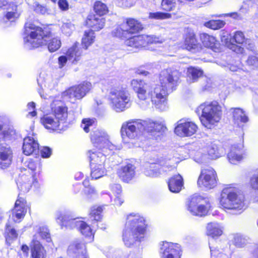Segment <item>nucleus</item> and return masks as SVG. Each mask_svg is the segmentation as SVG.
<instances>
[{
  "label": "nucleus",
  "instance_id": "6e6d98bb",
  "mask_svg": "<svg viewBox=\"0 0 258 258\" xmlns=\"http://www.w3.org/2000/svg\"><path fill=\"white\" fill-rule=\"evenodd\" d=\"M39 234L42 239H45L47 242H49L51 240L50 234L47 228L42 227L39 228Z\"/></svg>",
  "mask_w": 258,
  "mask_h": 258
},
{
  "label": "nucleus",
  "instance_id": "9b49d317",
  "mask_svg": "<svg viewBox=\"0 0 258 258\" xmlns=\"http://www.w3.org/2000/svg\"><path fill=\"white\" fill-rule=\"evenodd\" d=\"M88 156L90 159V166L92 169L91 175L92 177H103L106 175L105 174L104 163L106 157L101 152L96 151L89 150L88 152Z\"/></svg>",
  "mask_w": 258,
  "mask_h": 258
},
{
  "label": "nucleus",
  "instance_id": "5701e85b",
  "mask_svg": "<svg viewBox=\"0 0 258 258\" xmlns=\"http://www.w3.org/2000/svg\"><path fill=\"white\" fill-rule=\"evenodd\" d=\"M41 123L47 130L56 131L61 130V124L52 114H44L40 118Z\"/></svg>",
  "mask_w": 258,
  "mask_h": 258
},
{
  "label": "nucleus",
  "instance_id": "c03bdc74",
  "mask_svg": "<svg viewBox=\"0 0 258 258\" xmlns=\"http://www.w3.org/2000/svg\"><path fill=\"white\" fill-rule=\"evenodd\" d=\"M102 208L101 207H93L90 213V218L96 221H100L102 218Z\"/></svg>",
  "mask_w": 258,
  "mask_h": 258
},
{
  "label": "nucleus",
  "instance_id": "8fccbe9b",
  "mask_svg": "<svg viewBox=\"0 0 258 258\" xmlns=\"http://www.w3.org/2000/svg\"><path fill=\"white\" fill-rule=\"evenodd\" d=\"M63 33L66 35H70L75 30V26L71 22L63 23L61 27Z\"/></svg>",
  "mask_w": 258,
  "mask_h": 258
},
{
  "label": "nucleus",
  "instance_id": "864d4df0",
  "mask_svg": "<svg viewBox=\"0 0 258 258\" xmlns=\"http://www.w3.org/2000/svg\"><path fill=\"white\" fill-rule=\"evenodd\" d=\"M208 152L209 155L212 159H216L220 156L217 146L215 145H212L209 147Z\"/></svg>",
  "mask_w": 258,
  "mask_h": 258
},
{
  "label": "nucleus",
  "instance_id": "f03ea898",
  "mask_svg": "<svg viewBox=\"0 0 258 258\" xmlns=\"http://www.w3.org/2000/svg\"><path fill=\"white\" fill-rule=\"evenodd\" d=\"M131 85L140 100H145L150 98L156 109L160 111H166L168 109V103L164 102L161 97L162 94L155 85L138 79H133Z\"/></svg>",
  "mask_w": 258,
  "mask_h": 258
},
{
  "label": "nucleus",
  "instance_id": "a878e982",
  "mask_svg": "<svg viewBox=\"0 0 258 258\" xmlns=\"http://www.w3.org/2000/svg\"><path fill=\"white\" fill-rule=\"evenodd\" d=\"M23 152L24 154L29 156L39 150V145L33 138L27 137L24 139Z\"/></svg>",
  "mask_w": 258,
  "mask_h": 258
},
{
  "label": "nucleus",
  "instance_id": "0e129e2a",
  "mask_svg": "<svg viewBox=\"0 0 258 258\" xmlns=\"http://www.w3.org/2000/svg\"><path fill=\"white\" fill-rule=\"evenodd\" d=\"M35 11L38 13L45 14L47 12V8L41 5L36 4L35 6Z\"/></svg>",
  "mask_w": 258,
  "mask_h": 258
},
{
  "label": "nucleus",
  "instance_id": "c85d7f7f",
  "mask_svg": "<svg viewBox=\"0 0 258 258\" xmlns=\"http://www.w3.org/2000/svg\"><path fill=\"white\" fill-rule=\"evenodd\" d=\"M105 20L104 18L94 15H90L86 20V25L92 28L94 31H99L102 29L105 24Z\"/></svg>",
  "mask_w": 258,
  "mask_h": 258
},
{
  "label": "nucleus",
  "instance_id": "ddd939ff",
  "mask_svg": "<svg viewBox=\"0 0 258 258\" xmlns=\"http://www.w3.org/2000/svg\"><path fill=\"white\" fill-rule=\"evenodd\" d=\"M221 39L222 42L224 43L229 49L236 53L242 54L243 53V47L234 43L235 42L239 44H244L246 39L242 32L236 31L232 37L228 33L223 32L221 35Z\"/></svg>",
  "mask_w": 258,
  "mask_h": 258
},
{
  "label": "nucleus",
  "instance_id": "774afa93",
  "mask_svg": "<svg viewBox=\"0 0 258 258\" xmlns=\"http://www.w3.org/2000/svg\"><path fill=\"white\" fill-rule=\"evenodd\" d=\"M58 5L60 9L63 11L67 10L69 7L68 3L66 0H59Z\"/></svg>",
  "mask_w": 258,
  "mask_h": 258
},
{
  "label": "nucleus",
  "instance_id": "423d86ee",
  "mask_svg": "<svg viewBox=\"0 0 258 258\" xmlns=\"http://www.w3.org/2000/svg\"><path fill=\"white\" fill-rule=\"evenodd\" d=\"M55 219L61 228L63 227L70 229L76 228L85 236H93L94 233L89 225L79 218H75L71 212L58 211L56 213Z\"/></svg>",
  "mask_w": 258,
  "mask_h": 258
},
{
  "label": "nucleus",
  "instance_id": "37998d69",
  "mask_svg": "<svg viewBox=\"0 0 258 258\" xmlns=\"http://www.w3.org/2000/svg\"><path fill=\"white\" fill-rule=\"evenodd\" d=\"M61 46V41L57 37L53 38L49 40L48 49L50 52H53L58 49Z\"/></svg>",
  "mask_w": 258,
  "mask_h": 258
},
{
  "label": "nucleus",
  "instance_id": "5fc2aeb1",
  "mask_svg": "<svg viewBox=\"0 0 258 258\" xmlns=\"http://www.w3.org/2000/svg\"><path fill=\"white\" fill-rule=\"evenodd\" d=\"M27 107V110L28 111L27 116L28 117H33L37 115V113L35 110V103L34 102L28 103Z\"/></svg>",
  "mask_w": 258,
  "mask_h": 258
},
{
  "label": "nucleus",
  "instance_id": "13d9d810",
  "mask_svg": "<svg viewBox=\"0 0 258 258\" xmlns=\"http://www.w3.org/2000/svg\"><path fill=\"white\" fill-rule=\"evenodd\" d=\"M234 244L239 247L244 246L246 244V239L241 236L236 235L234 238Z\"/></svg>",
  "mask_w": 258,
  "mask_h": 258
},
{
  "label": "nucleus",
  "instance_id": "2f4dec72",
  "mask_svg": "<svg viewBox=\"0 0 258 258\" xmlns=\"http://www.w3.org/2000/svg\"><path fill=\"white\" fill-rule=\"evenodd\" d=\"M31 258H45L46 251L38 241L33 240L31 245Z\"/></svg>",
  "mask_w": 258,
  "mask_h": 258
},
{
  "label": "nucleus",
  "instance_id": "f704fd0d",
  "mask_svg": "<svg viewBox=\"0 0 258 258\" xmlns=\"http://www.w3.org/2000/svg\"><path fill=\"white\" fill-rule=\"evenodd\" d=\"M183 178H169L168 186L169 190L174 193L179 192L183 187Z\"/></svg>",
  "mask_w": 258,
  "mask_h": 258
},
{
  "label": "nucleus",
  "instance_id": "412c9836",
  "mask_svg": "<svg viewBox=\"0 0 258 258\" xmlns=\"http://www.w3.org/2000/svg\"><path fill=\"white\" fill-rule=\"evenodd\" d=\"M68 252L75 258H87L85 245L80 240H77L71 244Z\"/></svg>",
  "mask_w": 258,
  "mask_h": 258
},
{
  "label": "nucleus",
  "instance_id": "4468645a",
  "mask_svg": "<svg viewBox=\"0 0 258 258\" xmlns=\"http://www.w3.org/2000/svg\"><path fill=\"white\" fill-rule=\"evenodd\" d=\"M40 95L41 98L52 100L50 104L51 114L61 124L65 123L68 116V107L61 101L55 99V97L52 96L44 95L40 92Z\"/></svg>",
  "mask_w": 258,
  "mask_h": 258
},
{
  "label": "nucleus",
  "instance_id": "9d476101",
  "mask_svg": "<svg viewBox=\"0 0 258 258\" xmlns=\"http://www.w3.org/2000/svg\"><path fill=\"white\" fill-rule=\"evenodd\" d=\"M109 100L112 108L116 112H121L131 105L130 94L126 90L112 89L109 93Z\"/></svg>",
  "mask_w": 258,
  "mask_h": 258
},
{
  "label": "nucleus",
  "instance_id": "79ce46f5",
  "mask_svg": "<svg viewBox=\"0 0 258 258\" xmlns=\"http://www.w3.org/2000/svg\"><path fill=\"white\" fill-rule=\"evenodd\" d=\"M94 9L96 14L99 16L105 15L108 12L106 5L100 1L95 3Z\"/></svg>",
  "mask_w": 258,
  "mask_h": 258
},
{
  "label": "nucleus",
  "instance_id": "ea45409f",
  "mask_svg": "<svg viewBox=\"0 0 258 258\" xmlns=\"http://www.w3.org/2000/svg\"><path fill=\"white\" fill-rule=\"evenodd\" d=\"M135 172V167L131 164H128L126 166L121 167L117 171L119 176L120 177H130L133 176Z\"/></svg>",
  "mask_w": 258,
  "mask_h": 258
},
{
  "label": "nucleus",
  "instance_id": "49530a36",
  "mask_svg": "<svg viewBox=\"0 0 258 258\" xmlns=\"http://www.w3.org/2000/svg\"><path fill=\"white\" fill-rule=\"evenodd\" d=\"M216 175V172L213 168L207 167L201 169L199 177H215Z\"/></svg>",
  "mask_w": 258,
  "mask_h": 258
},
{
  "label": "nucleus",
  "instance_id": "dca6fc26",
  "mask_svg": "<svg viewBox=\"0 0 258 258\" xmlns=\"http://www.w3.org/2000/svg\"><path fill=\"white\" fill-rule=\"evenodd\" d=\"M142 26L137 21L133 19H127L125 23L114 29L112 34L113 36L122 39L127 38L128 35L138 32Z\"/></svg>",
  "mask_w": 258,
  "mask_h": 258
},
{
  "label": "nucleus",
  "instance_id": "cd10ccee",
  "mask_svg": "<svg viewBox=\"0 0 258 258\" xmlns=\"http://www.w3.org/2000/svg\"><path fill=\"white\" fill-rule=\"evenodd\" d=\"M18 189L23 193L28 192L32 186L38 187V181L37 178H17L16 181Z\"/></svg>",
  "mask_w": 258,
  "mask_h": 258
},
{
  "label": "nucleus",
  "instance_id": "f8f14e48",
  "mask_svg": "<svg viewBox=\"0 0 258 258\" xmlns=\"http://www.w3.org/2000/svg\"><path fill=\"white\" fill-rule=\"evenodd\" d=\"M1 10H6L7 12L0 19L1 24L3 27L9 26L20 15L17 6L11 0H0V11Z\"/></svg>",
  "mask_w": 258,
  "mask_h": 258
},
{
  "label": "nucleus",
  "instance_id": "bf43d9fd",
  "mask_svg": "<svg viewBox=\"0 0 258 258\" xmlns=\"http://www.w3.org/2000/svg\"><path fill=\"white\" fill-rule=\"evenodd\" d=\"M210 244V248L211 250V258H219L223 256V254L219 251V250L216 247L211 246V243Z\"/></svg>",
  "mask_w": 258,
  "mask_h": 258
},
{
  "label": "nucleus",
  "instance_id": "7ed1b4c3",
  "mask_svg": "<svg viewBox=\"0 0 258 258\" xmlns=\"http://www.w3.org/2000/svg\"><path fill=\"white\" fill-rule=\"evenodd\" d=\"M146 227L144 218L139 214L131 213L126 217L122 232V240L127 247H131L136 241L144 237Z\"/></svg>",
  "mask_w": 258,
  "mask_h": 258
},
{
  "label": "nucleus",
  "instance_id": "2eb2a0df",
  "mask_svg": "<svg viewBox=\"0 0 258 258\" xmlns=\"http://www.w3.org/2000/svg\"><path fill=\"white\" fill-rule=\"evenodd\" d=\"M92 88L91 83L85 81L70 87L62 93V96L74 103L76 100H80L84 97Z\"/></svg>",
  "mask_w": 258,
  "mask_h": 258
},
{
  "label": "nucleus",
  "instance_id": "72a5a7b5",
  "mask_svg": "<svg viewBox=\"0 0 258 258\" xmlns=\"http://www.w3.org/2000/svg\"><path fill=\"white\" fill-rule=\"evenodd\" d=\"M79 44L78 42H75L72 47L68 49L66 53L68 60L74 63L79 60L81 55L82 52L78 48Z\"/></svg>",
  "mask_w": 258,
  "mask_h": 258
},
{
  "label": "nucleus",
  "instance_id": "7c9ffc66",
  "mask_svg": "<svg viewBox=\"0 0 258 258\" xmlns=\"http://www.w3.org/2000/svg\"><path fill=\"white\" fill-rule=\"evenodd\" d=\"M206 232L208 236L213 238L219 237L223 233V227L216 222L209 223L206 227Z\"/></svg>",
  "mask_w": 258,
  "mask_h": 258
},
{
  "label": "nucleus",
  "instance_id": "e433bc0d",
  "mask_svg": "<svg viewBox=\"0 0 258 258\" xmlns=\"http://www.w3.org/2000/svg\"><path fill=\"white\" fill-rule=\"evenodd\" d=\"M80 186H83L84 187V192L87 199L93 200L97 197V193L94 187L90 185L89 180L88 178H86L82 183V184H79Z\"/></svg>",
  "mask_w": 258,
  "mask_h": 258
},
{
  "label": "nucleus",
  "instance_id": "a19ab883",
  "mask_svg": "<svg viewBox=\"0 0 258 258\" xmlns=\"http://www.w3.org/2000/svg\"><path fill=\"white\" fill-rule=\"evenodd\" d=\"M225 25V22L222 20H211L205 23L204 25L209 28L217 30L222 28Z\"/></svg>",
  "mask_w": 258,
  "mask_h": 258
},
{
  "label": "nucleus",
  "instance_id": "3c124183",
  "mask_svg": "<svg viewBox=\"0 0 258 258\" xmlns=\"http://www.w3.org/2000/svg\"><path fill=\"white\" fill-rule=\"evenodd\" d=\"M149 17L155 19L162 20L170 18L171 17V14L162 12L150 13Z\"/></svg>",
  "mask_w": 258,
  "mask_h": 258
},
{
  "label": "nucleus",
  "instance_id": "6ab92c4d",
  "mask_svg": "<svg viewBox=\"0 0 258 258\" xmlns=\"http://www.w3.org/2000/svg\"><path fill=\"white\" fill-rule=\"evenodd\" d=\"M197 130L198 126L194 122L180 120L178 121L174 132L180 137H189L195 134Z\"/></svg>",
  "mask_w": 258,
  "mask_h": 258
},
{
  "label": "nucleus",
  "instance_id": "c9c22d12",
  "mask_svg": "<svg viewBox=\"0 0 258 258\" xmlns=\"http://www.w3.org/2000/svg\"><path fill=\"white\" fill-rule=\"evenodd\" d=\"M197 183L200 188L207 190L216 187L217 180L216 178H198Z\"/></svg>",
  "mask_w": 258,
  "mask_h": 258
},
{
  "label": "nucleus",
  "instance_id": "473e14b6",
  "mask_svg": "<svg viewBox=\"0 0 258 258\" xmlns=\"http://www.w3.org/2000/svg\"><path fill=\"white\" fill-rule=\"evenodd\" d=\"M241 151L242 147L241 145L232 146L230 152L228 153L227 155L229 161L231 163L235 164L242 160Z\"/></svg>",
  "mask_w": 258,
  "mask_h": 258
},
{
  "label": "nucleus",
  "instance_id": "39448f33",
  "mask_svg": "<svg viewBox=\"0 0 258 258\" xmlns=\"http://www.w3.org/2000/svg\"><path fill=\"white\" fill-rule=\"evenodd\" d=\"M24 35V45L29 49L46 44L51 36L49 31L44 30L33 24H26Z\"/></svg>",
  "mask_w": 258,
  "mask_h": 258
},
{
  "label": "nucleus",
  "instance_id": "20e7f679",
  "mask_svg": "<svg viewBox=\"0 0 258 258\" xmlns=\"http://www.w3.org/2000/svg\"><path fill=\"white\" fill-rule=\"evenodd\" d=\"M200 115L202 124L206 127L211 128L219 122L222 116L221 106L216 101L202 103L196 110Z\"/></svg>",
  "mask_w": 258,
  "mask_h": 258
},
{
  "label": "nucleus",
  "instance_id": "a18cd8bd",
  "mask_svg": "<svg viewBox=\"0 0 258 258\" xmlns=\"http://www.w3.org/2000/svg\"><path fill=\"white\" fill-rule=\"evenodd\" d=\"M6 226L7 235L6 236V240L8 243L10 244L12 240L17 238L18 234L15 229L11 228L8 224Z\"/></svg>",
  "mask_w": 258,
  "mask_h": 258
},
{
  "label": "nucleus",
  "instance_id": "09e8293b",
  "mask_svg": "<svg viewBox=\"0 0 258 258\" xmlns=\"http://www.w3.org/2000/svg\"><path fill=\"white\" fill-rule=\"evenodd\" d=\"M44 86L50 90H54L57 85V80L51 77H47L44 81Z\"/></svg>",
  "mask_w": 258,
  "mask_h": 258
},
{
  "label": "nucleus",
  "instance_id": "c756f323",
  "mask_svg": "<svg viewBox=\"0 0 258 258\" xmlns=\"http://www.w3.org/2000/svg\"><path fill=\"white\" fill-rule=\"evenodd\" d=\"M12 152L9 148L2 147L0 149V166L2 168L8 167L11 163Z\"/></svg>",
  "mask_w": 258,
  "mask_h": 258
},
{
  "label": "nucleus",
  "instance_id": "393cba45",
  "mask_svg": "<svg viewBox=\"0 0 258 258\" xmlns=\"http://www.w3.org/2000/svg\"><path fill=\"white\" fill-rule=\"evenodd\" d=\"M200 39L205 47L210 48L215 52L219 51L220 43L213 36L204 33L201 34Z\"/></svg>",
  "mask_w": 258,
  "mask_h": 258
},
{
  "label": "nucleus",
  "instance_id": "f3484780",
  "mask_svg": "<svg viewBox=\"0 0 258 258\" xmlns=\"http://www.w3.org/2000/svg\"><path fill=\"white\" fill-rule=\"evenodd\" d=\"M163 41V38L155 36L138 35L127 38L124 43L128 46L140 48L149 44L162 43Z\"/></svg>",
  "mask_w": 258,
  "mask_h": 258
},
{
  "label": "nucleus",
  "instance_id": "4d7b16f0",
  "mask_svg": "<svg viewBox=\"0 0 258 258\" xmlns=\"http://www.w3.org/2000/svg\"><path fill=\"white\" fill-rule=\"evenodd\" d=\"M246 63L252 69H258V57L255 56H249L246 60Z\"/></svg>",
  "mask_w": 258,
  "mask_h": 258
},
{
  "label": "nucleus",
  "instance_id": "f257e3e1",
  "mask_svg": "<svg viewBox=\"0 0 258 258\" xmlns=\"http://www.w3.org/2000/svg\"><path fill=\"white\" fill-rule=\"evenodd\" d=\"M166 128L162 121H154L151 119L146 120H132L124 122L121 126L120 133L123 142L128 143L130 140L136 139L144 131L154 133L163 132Z\"/></svg>",
  "mask_w": 258,
  "mask_h": 258
},
{
  "label": "nucleus",
  "instance_id": "e2e57ef3",
  "mask_svg": "<svg viewBox=\"0 0 258 258\" xmlns=\"http://www.w3.org/2000/svg\"><path fill=\"white\" fill-rule=\"evenodd\" d=\"M41 154L43 158H48L51 154V150L47 147H43L41 150Z\"/></svg>",
  "mask_w": 258,
  "mask_h": 258
},
{
  "label": "nucleus",
  "instance_id": "a211bd4d",
  "mask_svg": "<svg viewBox=\"0 0 258 258\" xmlns=\"http://www.w3.org/2000/svg\"><path fill=\"white\" fill-rule=\"evenodd\" d=\"M161 258H180L181 249L177 243L163 241L161 247Z\"/></svg>",
  "mask_w": 258,
  "mask_h": 258
},
{
  "label": "nucleus",
  "instance_id": "6e6552de",
  "mask_svg": "<svg viewBox=\"0 0 258 258\" xmlns=\"http://www.w3.org/2000/svg\"><path fill=\"white\" fill-rule=\"evenodd\" d=\"M237 189L232 186L225 187L222 190L220 204L224 209L240 210L244 208V198L237 195Z\"/></svg>",
  "mask_w": 258,
  "mask_h": 258
},
{
  "label": "nucleus",
  "instance_id": "de8ad7c7",
  "mask_svg": "<svg viewBox=\"0 0 258 258\" xmlns=\"http://www.w3.org/2000/svg\"><path fill=\"white\" fill-rule=\"evenodd\" d=\"M95 125V120L94 119L85 118L82 121L81 127L84 131L88 133L90 128H92Z\"/></svg>",
  "mask_w": 258,
  "mask_h": 258
},
{
  "label": "nucleus",
  "instance_id": "1a4fd4ad",
  "mask_svg": "<svg viewBox=\"0 0 258 258\" xmlns=\"http://www.w3.org/2000/svg\"><path fill=\"white\" fill-rule=\"evenodd\" d=\"M186 205L191 214L199 216L206 215L211 208L209 199L197 194L188 199Z\"/></svg>",
  "mask_w": 258,
  "mask_h": 258
},
{
  "label": "nucleus",
  "instance_id": "603ef678",
  "mask_svg": "<svg viewBox=\"0 0 258 258\" xmlns=\"http://www.w3.org/2000/svg\"><path fill=\"white\" fill-rule=\"evenodd\" d=\"M175 4L173 0H162L161 7L163 10L166 11H170L173 10Z\"/></svg>",
  "mask_w": 258,
  "mask_h": 258
},
{
  "label": "nucleus",
  "instance_id": "680f3d73",
  "mask_svg": "<svg viewBox=\"0 0 258 258\" xmlns=\"http://www.w3.org/2000/svg\"><path fill=\"white\" fill-rule=\"evenodd\" d=\"M111 190L115 195H119L121 192V187L120 184H114L111 185Z\"/></svg>",
  "mask_w": 258,
  "mask_h": 258
},
{
  "label": "nucleus",
  "instance_id": "58836bf2",
  "mask_svg": "<svg viewBox=\"0 0 258 258\" xmlns=\"http://www.w3.org/2000/svg\"><path fill=\"white\" fill-rule=\"evenodd\" d=\"M95 38V36L93 30L85 31L82 39V45L85 49H87L94 42Z\"/></svg>",
  "mask_w": 258,
  "mask_h": 258
},
{
  "label": "nucleus",
  "instance_id": "69168bd1",
  "mask_svg": "<svg viewBox=\"0 0 258 258\" xmlns=\"http://www.w3.org/2000/svg\"><path fill=\"white\" fill-rule=\"evenodd\" d=\"M68 58L67 55H62L58 57V62L59 68H63L66 64Z\"/></svg>",
  "mask_w": 258,
  "mask_h": 258
},
{
  "label": "nucleus",
  "instance_id": "052dcab7",
  "mask_svg": "<svg viewBox=\"0 0 258 258\" xmlns=\"http://www.w3.org/2000/svg\"><path fill=\"white\" fill-rule=\"evenodd\" d=\"M104 145V147H102L101 149H108L110 151H113L117 149V147L112 144L108 140V137L106 139V141L102 144Z\"/></svg>",
  "mask_w": 258,
  "mask_h": 258
},
{
  "label": "nucleus",
  "instance_id": "338daca9",
  "mask_svg": "<svg viewBox=\"0 0 258 258\" xmlns=\"http://www.w3.org/2000/svg\"><path fill=\"white\" fill-rule=\"evenodd\" d=\"M117 5L120 7H130L132 6L131 3L128 0H116Z\"/></svg>",
  "mask_w": 258,
  "mask_h": 258
},
{
  "label": "nucleus",
  "instance_id": "0eeeda50",
  "mask_svg": "<svg viewBox=\"0 0 258 258\" xmlns=\"http://www.w3.org/2000/svg\"><path fill=\"white\" fill-rule=\"evenodd\" d=\"M179 77V72L171 69H165L161 72L159 78L160 85H155L162 94L161 97L164 102L168 103L167 92L173 91L174 87L177 85Z\"/></svg>",
  "mask_w": 258,
  "mask_h": 258
},
{
  "label": "nucleus",
  "instance_id": "4be33fe9",
  "mask_svg": "<svg viewBox=\"0 0 258 258\" xmlns=\"http://www.w3.org/2000/svg\"><path fill=\"white\" fill-rule=\"evenodd\" d=\"M232 121L234 126L242 128L248 122V117L245 112L240 108H231Z\"/></svg>",
  "mask_w": 258,
  "mask_h": 258
},
{
  "label": "nucleus",
  "instance_id": "aec40b11",
  "mask_svg": "<svg viewBox=\"0 0 258 258\" xmlns=\"http://www.w3.org/2000/svg\"><path fill=\"white\" fill-rule=\"evenodd\" d=\"M27 212V203L24 199L18 196L15 202V207L12 211V218L15 222H19Z\"/></svg>",
  "mask_w": 258,
  "mask_h": 258
},
{
  "label": "nucleus",
  "instance_id": "4c0bfd02",
  "mask_svg": "<svg viewBox=\"0 0 258 258\" xmlns=\"http://www.w3.org/2000/svg\"><path fill=\"white\" fill-rule=\"evenodd\" d=\"M203 74V71L200 68L190 67L187 69V81L189 83L195 82Z\"/></svg>",
  "mask_w": 258,
  "mask_h": 258
},
{
  "label": "nucleus",
  "instance_id": "bb28decb",
  "mask_svg": "<svg viewBox=\"0 0 258 258\" xmlns=\"http://www.w3.org/2000/svg\"><path fill=\"white\" fill-rule=\"evenodd\" d=\"M107 134L102 130L96 129L91 134V140L94 146L101 149L104 147L102 145L108 137Z\"/></svg>",
  "mask_w": 258,
  "mask_h": 258
},
{
  "label": "nucleus",
  "instance_id": "b1692460",
  "mask_svg": "<svg viewBox=\"0 0 258 258\" xmlns=\"http://www.w3.org/2000/svg\"><path fill=\"white\" fill-rule=\"evenodd\" d=\"M183 48L192 53H196L201 49V46L194 33L189 32L186 35Z\"/></svg>",
  "mask_w": 258,
  "mask_h": 258
}]
</instances>
